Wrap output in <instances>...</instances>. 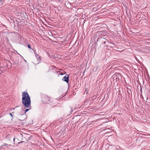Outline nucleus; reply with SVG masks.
Returning a JSON list of instances; mask_svg holds the SVG:
<instances>
[{
  "instance_id": "423d86ee",
  "label": "nucleus",
  "mask_w": 150,
  "mask_h": 150,
  "mask_svg": "<svg viewBox=\"0 0 150 150\" xmlns=\"http://www.w3.org/2000/svg\"><path fill=\"white\" fill-rule=\"evenodd\" d=\"M102 39L103 40V42L102 44H105V43H106V41L107 40L104 38H102Z\"/></svg>"
},
{
  "instance_id": "aec40b11",
  "label": "nucleus",
  "mask_w": 150,
  "mask_h": 150,
  "mask_svg": "<svg viewBox=\"0 0 150 150\" xmlns=\"http://www.w3.org/2000/svg\"><path fill=\"white\" fill-rule=\"evenodd\" d=\"M25 61V62H26V60H25V59L24 60Z\"/></svg>"
},
{
  "instance_id": "f03ea898",
  "label": "nucleus",
  "mask_w": 150,
  "mask_h": 150,
  "mask_svg": "<svg viewBox=\"0 0 150 150\" xmlns=\"http://www.w3.org/2000/svg\"><path fill=\"white\" fill-rule=\"evenodd\" d=\"M42 101L45 103H47L50 100V98L45 94H43L42 95Z\"/></svg>"
},
{
  "instance_id": "f257e3e1",
  "label": "nucleus",
  "mask_w": 150,
  "mask_h": 150,
  "mask_svg": "<svg viewBox=\"0 0 150 150\" xmlns=\"http://www.w3.org/2000/svg\"><path fill=\"white\" fill-rule=\"evenodd\" d=\"M22 102L25 108L30 109L31 100L30 97L28 93L26 91L22 92Z\"/></svg>"
},
{
  "instance_id": "9b49d317",
  "label": "nucleus",
  "mask_w": 150,
  "mask_h": 150,
  "mask_svg": "<svg viewBox=\"0 0 150 150\" xmlns=\"http://www.w3.org/2000/svg\"><path fill=\"white\" fill-rule=\"evenodd\" d=\"M35 56L37 58H39V57H40V56L37 54H35Z\"/></svg>"
},
{
  "instance_id": "f3484780",
  "label": "nucleus",
  "mask_w": 150,
  "mask_h": 150,
  "mask_svg": "<svg viewBox=\"0 0 150 150\" xmlns=\"http://www.w3.org/2000/svg\"><path fill=\"white\" fill-rule=\"evenodd\" d=\"M21 135L22 136V140H23V135L22 134H21Z\"/></svg>"
},
{
  "instance_id": "6e6552de",
  "label": "nucleus",
  "mask_w": 150,
  "mask_h": 150,
  "mask_svg": "<svg viewBox=\"0 0 150 150\" xmlns=\"http://www.w3.org/2000/svg\"><path fill=\"white\" fill-rule=\"evenodd\" d=\"M85 93L86 94H87L88 93V89L85 88Z\"/></svg>"
},
{
  "instance_id": "6ab92c4d",
  "label": "nucleus",
  "mask_w": 150,
  "mask_h": 150,
  "mask_svg": "<svg viewBox=\"0 0 150 150\" xmlns=\"http://www.w3.org/2000/svg\"><path fill=\"white\" fill-rule=\"evenodd\" d=\"M148 97H146V100H147L148 99Z\"/></svg>"
},
{
  "instance_id": "ddd939ff",
  "label": "nucleus",
  "mask_w": 150,
  "mask_h": 150,
  "mask_svg": "<svg viewBox=\"0 0 150 150\" xmlns=\"http://www.w3.org/2000/svg\"><path fill=\"white\" fill-rule=\"evenodd\" d=\"M70 109H71V112H73V110H72V109H71V108H70Z\"/></svg>"
},
{
  "instance_id": "1a4fd4ad",
  "label": "nucleus",
  "mask_w": 150,
  "mask_h": 150,
  "mask_svg": "<svg viewBox=\"0 0 150 150\" xmlns=\"http://www.w3.org/2000/svg\"><path fill=\"white\" fill-rule=\"evenodd\" d=\"M29 109H26L25 110V113L27 111H28L29 110L31 109V107L30 108V109L28 108Z\"/></svg>"
},
{
  "instance_id": "4468645a",
  "label": "nucleus",
  "mask_w": 150,
  "mask_h": 150,
  "mask_svg": "<svg viewBox=\"0 0 150 150\" xmlns=\"http://www.w3.org/2000/svg\"><path fill=\"white\" fill-rule=\"evenodd\" d=\"M63 74H64L62 73H61L60 74V75H63Z\"/></svg>"
},
{
  "instance_id": "f8f14e48",
  "label": "nucleus",
  "mask_w": 150,
  "mask_h": 150,
  "mask_svg": "<svg viewBox=\"0 0 150 150\" xmlns=\"http://www.w3.org/2000/svg\"><path fill=\"white\" fill-rule=\"evenodd\" d=\"M9 114L12 117H13L12 114L11 113H10Z\"/></svg>"
},
{
  "instance_id": "b1692460",
  "label": "nucleus",
  "mask_w": 150,
  "mask_h": 150,
  "mask_svg": "<svg viewBox=\"0 0 150 150\" xmlns=\"http://www.w3.org/2000/svg\"><path fill=\"white\" fill-rule=\"evenodd\" d=\"M24 137V138H25V137Z\"/></svg>"
},
{
  "instance_id": "0eeeda50",
  "label": "nucleus",
  "mask_w": 150,
  "mask_h": 150,
  "mask_svg": "<svg viewBox=\"0 0 150 150\" xmlns=\"http://www.w3.org/2000/svg\"><path fill=\"white\" fill-rule=\"evenodd\" d=\"M28 139H26V140L25 141H21V142H18V144H20L21 143H23V142H27V141H28Z\"/></svg>"
},
{
  "instance_id": "412c9836",
  "label": "nucleus",
  "mask_w": 150,
  "mask_h": 150,
  "mask_svg": "<svg viewBox=\"0 0 150 150\" xmlns=\"http://www.w3.org/2000/svg\"><path fill=\"white\" fill-rule=\"evenodd\" d=\"M8 145L9 146H11V145H10V144H9Z\"/></svg>"
},
{
  "instance_id": "9d476101",
  "label": "nucleus",
  "mask_w": 150,
  "mask_h": 150,
  "mask_svg": "<svg viewBox=\"0 0 150 150\" xmlns=\"http://www.w3.org/2000/svg\"><path fill=\"white\" fill-rule=\"evenodd\" d=\"M27 46H28V47L30 49H32V50H33V49H32L31 48V46L30 45H27Z\"/></svg>"
},
{
  "instance_id": "dca6fc26",
  "label": "nucleus",
  "mask_w": 150,
  "mask_h": 150,
  "mask_svg": "<svg viewBox=\"0 0 150 150\" xmlns=\"http://www.w3.org/2000/svg\"><path fill=\"white\" fill-rule=\"evenodd\" d=\"M4 145L5 146H6V145H8V144H4Z\"/></svg>"
},
{
  "instance_id": "a211bd4d",
  "label": "nucleus",
  "mask_w": 150,
  "mask_h": 150,
  "mask_svg": "<svg viewBox=\"0 0 150 150\" xmlns=\"http://www.w3.org/2000/svg\"><path fill=\"white\" fill-rule=\"evenodd\" d=\"M15 139L14 138L13 139V141L14 142L15 141Z\"/></svg>"
},
{
  "instance_id": "5701e85b",
  "label": "nucleus",
  "mask_w": 150,
  "mask_h": 150,
  "mask_svg": "<svg viewBox=\"0 0 150 150\" xmlns=\"http://www.w3.org/2000/svg\"><path fill=\"white\" fill-rule=\"evenodd\" d=\"M128 93H129V94H130V92H129Z\"/></svg>"
},
{
  "instance_id": "39448f33",
  "label": "nucleus",
  "mask_w": 150,
  "mask_h": 150,
  "mask_svg": "<svg viewBox=\"0 0 150 150\" xmlns=\"http://www.w3.org/2000/svg\"><path fill=\"white\" fill-rule=\"evenodd\" d=\"M38 61V63H40L41 62V58L40 57L39 58H37Z\"/></svg>"
},
{
  "instance_id": "20e7f679",
  "label": "nucleus",
  "mask_w": 150,
  "mask_h": 150,
  "mask_svg": "<svg viewBox=\"0 0 150 150\" xmlns=\"http://www.w3.org/2000/svg\"><path fill=\"white\" fill-rule=\"evenodd\" d=\"M112 78L113 79L114 81H115L116 82L117 81L119 80V78L117 77V76L115 74H114L112 76Z\"/></svg>"
},
{
  "instance_id": "4be33fe9",
  "label": "nucleus",
  "mask_w": 150,
  "mask_h": 150,
  "mask_svg": "<svg viewBox=\"0 0 150 150\" xmlns=\"http://www.w3.org/2000/svg\"><path fill=\"white\" fill-rule=\"evenodd\" d=\"M65 96V94L63 96V97H64V96Z\"/></svg>"
},
{
  "instance_id": "7ed1b4c3",
  "label": "nucleus",
  "mask_w": 150,
  "mask_h": 150,
  "mask_svg": "<svg viewBox=\"0 0 150 150\" xmlns=\"http://www.w3.org/2000/svg\"><path fill=\"white\" fill-rule=\"evenodd\" d=\"M69 76L68 74H66L62 79V80L64 81L68 82L69 81Z\"/></svg>"
},
{
  "instance_id": "2eb2a0df",
  "label": "nucleus",
  "mask_w": 150,
  "mask_h": 150,
  "mask_svg": "<svg viewBox=\"0 0 150 150\" xmlns=\"http://www.w3.org/2000/svg\"><path fill=\"white\" fill-rule=\"evenodd\" d=\"M34 54H35H35H37L36 53V52H35V51L34 50Z\"/></svg>"
}]
</instances>
